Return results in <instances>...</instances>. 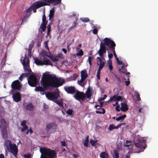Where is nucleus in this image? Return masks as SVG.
<instances>
[{"label": "nucleus", "mask_w": 158, "mask_h": 158, "mask_svg": "<svg viewBox=\"0 0 158 158\" xmlns=\"http://www.w3.org/2000/svg\"><path fill=\"white\" fill-rule=\"evenodd\" d=\"M64 83L63 80L57 77L55 75L46 74L42 77L40 83L43 87L38 86L36 87L35 91L36 92H44L45 89L47 90L54 87L57 88L62 85Z\"/></svg>", "instance_id": "1"}, {"label": "nucleus", "mask_w": 158, "mask_h": 158, "mask_svg": "<svg viewBox=\"0 0 158 158\" xmlns=\"http://www.w3.org/2000/svg\"><path fill=\"white\" fill-rule=\"evenodd\" d=\"M40 152L41 153L40 158H54L56 156L55 151L45 147L40 148Z\"/></svg>", "instance_id": "2"}, {"label": "nucleus", "mask_w": 158, "mask_h": 158, "mask_svg": "<svg viewBox=\"0 0 158 158\" xmlns=\"http://www.w3.org/2000/svg\"><path fill=\"white\" fill-rule=\"evenodd\" d=\"M4 146L9 152L12 153L15 156H17L18 150L17 147L15 144H13L10 141L7 140L4 143Z\"/></svg>", "instance_id": "3"}, {"label": "nucleus", "mask_w": 158, "mask_h": 158, "mask_svg": "<svg viewBox=\"0 0 158 158\" xmlns=\"http://www.w3.org/2000/svg\"><path fill=\"white\" fill-rule=\"evenodd\" d=\"M146 142V140L143 139H138L136 140L135 143V145L137 148L139 149V151L136 152L137 153H139L144 151L147 146L145 143Z\"/></svg>", "instance_id": "4"}, {"label": "nucleus", "mask_w": 158, "mask_h": 158, "mask_svg": "<svg viewBox=\"0 0 158 158\" xmlns=\"http://www.w3.org/2000/svg\"><path fill=\"white\" fill-rule=\"evenodd\" d=\"M104 41L106 45L109 46V48L112 51L116 59V58L118 57L115 52V47L116 46V44L114 42L111 40L110 38H105L104 39Z\"/></svg>", "instance_id": "5"}, {"label": "nucleus", "mask_w": 158, "mask_h": 158, "mask_svg": "<svg viewBox=\"0 0 158 158\" xmlns=\"http://www.w3.org/2000/svg\"><path fill=\"white\" fill-rule=\"evenodd\" d=\"M57 129V126L54 123H49L46 126V130L49 134L55 133Z\"/></svg>", "instance_id": "6"}, {"label": "nucleus", "mask_w": 158, "mask_h": 158, "mask_svg": "<svg viewBox=\"0 0 158 158\" xmlns=\"http://www.w3.org/2000/svg\"><path fill=\"white\" fill-rule=\"evenodd\" d=\"M47 4L44 3L43 0L40 1H38L34 2L32 5H31V8L33 10V13H35L36 12V9L39 8L42 6H46Z\"/></svg>", "instance_id": "7"}, {"label": "nucleus", "mask_w": 158, "mask_h": 158, "mask_svg": "<svg viewBox=\"0 0 158 158\" xmlns=\"http://www.w3.org/2000/svg\"><path fill=\"white\" fill-rule=\"evenodd\" d=\"M47 98L50 100L53 101L56 100L59 96V94L56 91L51 93L48 92L45 94Z\"/></svg>", "instance_id": "8"}, {"label": "nucleus", "mask_w": 158, "mask_h": 158, "mask_svg": "<svg viewBox=\"0 0 158 158\" xmlns=\"http://www.w3.org/2000/svg\"><path fill=\"white\" fill-rule=\"evenodd\" d=\"M75 93L73 97L77 100L80 102L81 100L83 101L85 99V94L83 92L77 90Z\"/></svg>", "instance_id": "9"}, {"label": "nucleus", "mask_w": 158, "mask_h": 158, "mask_svg": "<svg viewBox=\"0 0 158 158\" xmlns=\"http://www.w3.org/2000/svg\"><path fill=\"white\" fill-rule=\"evenodd\" d=\"M29 85L31 87H35L37 85V80L36 77L34 75H31L28 79Z\"/></svg>", "instance_id": "10"}, {"label": "nucleus", "mask_w": 158, "mask_h": 158, "mask_svg": "<svg viewBox=\"0 0 158 158\" xmlns=\"http://www.w3.org/2000/svg\"><path fill=\"white\" fill-rule=\"evenodd\" d=\"M81 79L80 81H78V84L82 87H83L85 85L83 82L88 77V75L85 70L81 71Z\"/></svg>", "instance_id": "11"}, {"label": "nucleus", "mask_w": 158, "mask_h": 158, "mask_svg": "<svg viewBox=\"0 0 158 158\" xmlns=\"http://www.w3.org/2000/svg\"><path fill=\"white\" fill-rule=\"evenodd\" d=\"M29 60L27 57H25L22 62L23 66V69L25 72H27L30 73L31 70L30 68Z\"/></svg>", "instance_id": "12"}, {"label": "nucleus", "mask_w": 158, "mask_h": 158, "mask_svg": "<svg viewBox=\"0 0 158 158\" xmlns=\"http://www.w3.org/2000/svg\"><path fill=\"white\" fill-rule=\"evenodd\" d=\"M65 91L68 94H73L77 91V89L73 86H65L64 88Z\"/></svg>", "instance_id": "13"}, {"label": "nucleus", "mask_w": 158, "mask_h": 158, "mask_svg": "<svg viewBox=\"0 0 158 158\" xmlns=\"http://www.w3.org/2000/svg\"><path fill=\"white\" fill-rule=\"evenodd\" d=\"M12 88L13 89L19 90L21 89L20 82L18 80L14 81L11 85Z\"/></svg>", "instance_id": "14"}, {"label": "nucleus", "mask_w": 158, "mask_h": 158, "mask_svg": "<svg viewBox=\"0 0 158 158\" xmlns=\"http://www.w3.org/2000/svg\"><path fill=\"white\" fill-rule=\"evenodd\" d=\"M44 3L47 4L46 5H49V3H51L54 5L60 3L61 0H43Z\"/></svg>", "instance_id": "15"}, {"label": "nucleus", "mask_w": 158, "mask_h": 158, "mask_svg": "<svg viewBox=\"0 0 158 158\" xmlns=\"http://www.w3.org/2000/svg\"><path fill=\"white\" fill-rule=\"evenodd\" d=\"M13 98L15 102H18L21 100V95L19 92H17L13 94Z\"/></svg>", "instance_id": "16"}, {"label": "nucleus", "mask_w": 158, "mask_h": 158, "mask_svg": "<svg viewBox=\"0 0 158 158\" xmlns=\"http://www.w3.org/2000/svg\"><path fill=\"white\" fill-rule=\"evenodd\" d=\"M123 98L120 96H118L117 95H114L113 97H111L110 99L108 101V102L114 101L118 102L120 100H122Z\"/></svg>", "instance_id": "17"}, {"label": "nucleus", "mask_w": 158, "mask_h": 158, "mask_svg": "<svg viewBox=\"0 0 158 158\" xmlns=\"http://www.w3.org/2000/svg\"><path fill=\"white\" fill-rule=\"evenodd\" d=\"M54 102L58 104L60 108L62 109L64 108L63 106L64 102L62 98H60L58 100L56 99V100L54 101Z\"/></svg>", "instance_id": "18"}, {"label": "nucleus", "mask_w": 158, "mask_h": 158, "mask_svg": "<svg viewBox=\"0 0 158 158\" xmlns=\"http://www.w3.org/2000/svg\"><path fill=\"white\" fill-rule=\"evenodd\" d=\"M121 106L120 108L122 111L123 112H125L127 111L128 109L127 104L125 102L121 103Z\"/></svg>", "instance_id": "19"}, {"label": "nucleus", "mask_w": 158, "mask_h": 158, "mask_svg": "<svg viewBox=\"0 0 158 158\" xmlns=\"http://www.w3.org/2000/svg\"><path fill=\"white\" fill-rule=\"evenodd\" d=\"M97 64L98 65H99V67L98 69H100V70H101L105 66V60H101L100 61H97Z\"/></svg>", "instance_id": "20"}, {"label": "nucleus", "mask_w": 158, "mask_h": 158, "mask_svg": "<svg viewBox=\"0 0 158 158\" xmlns=\"http://www.w3.org/2000/svg\"><path fill=\"white\" fill-rule=\"evenodd\" d=\"M118 71L120 73L122 72L127 74V75H129L130 74V72H126L127 71V68L126 67H125V66L124 65H123L121 69H119Z\"/></svg>", "instance_id": "21"}, {"label": "nucleus", "mask_w": 158, "mask_h": 158, "mask_svg": "<svg viewBox=\"0 0 158 158\" xmlns=\"http://www.w3.org/2000/svg\"><path fill=\"white\" fill-rule=\"evenodd\" d=\"M50 60L44 57L43 60V64L44 65H50L52 66V64L51 63H50Z\"/></svg>", "instance_id": "22"}, {"label": "nucleus", "mask_w": 158, "mask_h": 158, "mask_svg": "<svg viewBox=\"0 0 158 158\" xmlns=\"http://www.w3.org/2000/svg\"><path fill=\"white\" fill-rule=\"evenodd\" d=\"M106 50L99 49L98 52V53L99 54V56L102 58V59H104L103 54L106 53Z\"/></svg>", "instance_id": "23"}, {"label": "nucleus", "mask_w": 158, "mask_h": 158, "mask_svg": "<svg viewBox=\"0 0 158 158\" xmlns=\"http://www.w3.org/2000/svg\"><path fill=\"white\" fill-rule=\"evenodd\" d=\"M49 58L53 61H57L58 60V58L60 57L59 56H49L48 55H46Z\"/></svg>", "instance_id": "24"}, {"label": "nucleus", "mask_w": 158, "mask_h": 158, "mask_svg": "<svg viewBox=\"0 0 158 158\" xmlns=\"http://www.w3.org/2000/svg\"><path fill=\"white\" fill-rule=\"evenodd\" d=\"M85 94L86 97L87 98H88L89 99L90 98L91 96V90L90 89L89 87H88L87 90Z\"/></svg>", "instance_id": "25"}, {"label": "nucleus", "mask_w": 158, "mask_h": 158, "mask_svg": "<svg viewBox=\"0 0 158 158\" xmlns=\"http://www.w3.org/2000/svg\"><path fill=\"white\" fill-rule=\"evenodd\" d=\"M54 13L55 10L53 9L51 10H50V13L48 16L49 17V20H51V19H52V18H53L54 15Z\"/></svg>", "instance_id": "26"}, {"label": "nucleus", "mask_w": 158, "mask_h": 158, "mask_svg": "<svg viewBox=\"0 0 158 158\" xmlns=\"http://www.w3.org/2000/svg\"><path fill=\"white\" fill-rule=\"evenodd\" d=\"M33 106L32 103H29L27 106L26 109L27 110L32 111L33 109Z\"/></svg>", "instance_id": "27"}, {"label": "nucleus", "mask_w": 158, "mask_h": 158, "mask_svg": "<svg viewBox=\"0 0 158 158\" xmlns=\"http://www.w3.org/2000/svg\"><path fill=\"white\" fill-rule=\"evenodd\" d=\"M35 62V64L38 65H43V62L39 60L38 58H35L34 59Z\"/></svg>", "instance_id": "28"}, {"label": "nucleus", "mask_w": 158, "mask_h": 158, "mask_svg": "<svg viewBox=\"0 0 158 158\" xmlns=\"http://www.w3.org/2000/svg\"><path fill=\"white\" fill-rule=\"evenodd\" d=\"M100 157L101 158H108V155L105 152H102L100 154Z\"/></svg>", "instance_id": "29"}, {"label": "nucleus", "mask_w": 158, "mask_h": 158, "mask_svg": "<svg viewBox=\"0 0 158 158\" xmlns=\"http://www.w3.org/2000/svg\"><path fill=\"white\" fill-rule=\"evenodd\" d=\"M126 116H127L126 114H124L118 118H116V120L117 121H119L120 120H121V121H122L126 117Z\"/></svg>", "instance_id": "30"}, {"label": "nucleus", "mask_w": 158, "mask_h": 158, "mask_svg": "<svg viewBox=\"0 0 158 158\" xmlns=\"http://www.w3.org/2000/svg\"><path fill=\"white\" fill-rule=\"evenodd\" d=\"M42 23H43V24L47 23H48V21L46 20V17L44 12V15L42 16Z\"/></svg>", "instance_id": "31"}, {"label": "nucleus", "mask_w": 158, "mask_h": 158, "mask_svg": "<svg viewBox=\"0 0 158 158\" xmlns=\"http://www.w3.org/2000/svg\"><path fill=\"white\" fill-rule=\"evenodd\" d=\"M114 154L113 156V158H118L119 157V153L116 150H114Z\"/></svg>", "instance_id": "32"}, {"label": "nucleus", "mask_w": 158, "mask_h": 158, "mask_svg": "<svg viewBox=\"0 0 158 158\" xmlns=\"http://www.w3.org/2000/svg\"><path fill=\"white\" fill-rule=\"evenodd\" d=\"M77 23L74 22L73 24L72 25V26L70 27V28L68 29V31H70L72 29H74L75 27H76L77 25Z\"/></svg>", "instance_id": "33"}, {"label": "nucleus", "mask_w": 158, "mask_h": 158, "mask_svg": "<svg viewBox=\"0 0 158 158\" xmlns=\"http://www.w3.org/2000/svg\"><path fill=\"white\" fill-rule=\"evenodd\" d=\"M112 73H113L115 78L116 79L117 81V83L119 84L121 82V81L120 78L118 76H117L116 74L114 73L113 72H112Z\"/></svg>", "instance_id": "34"}, {"label": "nucleus", "mask_w": 158, "mask_h": 158, "mask_svg": "<svg viewBox=\"0 0 158 158\" xmlns=\"http://www.w3.org/2000/svg\"><path fill=\"white\" fill-rule=\"evenodd\" d=\"M47 24V23L43 24V23H42L40 28H41V30L43 31H45L46 29V26Z\"/></svg>", "instance_id": "35"}, {"label": "nucleus", "mask_w": 158, "mask_h": 158, "mask_svg": "<svg viewBox=\"0 0 158 158\" xmlns=\"http://www.w3.org/2000/svg\"><path fill=\"white\" fill-rule=\"evenodd\" d=\"M105 45H106L105 43H101L100 44V49H102L104 50H106V47Z\"/></svg>", "instance_id": "36"}, {"label": "nucleus", "mask_w": 158, "mask_h": 158, "mask_svg": "<svg viewBox=\"0 0 158 158\" xmlns=\"http://www.w3.org/2000/svg\"><path fill=\"white\" fill-rule=\"evenodd\" d=\"M109 68L110 70H111L113 68L112 63L111 60H110V61L108 62Z\"/></svg>", "instance_id": "37"}, {"label": "nucleus", "mask_w": 158, "mask_h": 158, "mask_svg": "<svg viewBox=\"0 0 158 158\" xmlns=\"http://www.w3.org/2000/svg\"><path fill=\"white\" fill-rule=\"evenodd\" d=\"M84 52L82 49H81L79 52L76 54V55L77 56H81L83 55Z\"/></svg>", "instance_id": "38"}, {"label": "nucleus", "mask_w": 158, "mask_h": 158, "mask_svg": "<svg viewBox=\"0 0 158 158\" xmlns=\"http://www.w3.org/2000/svg\"><path fill=\"white\" fill-rule=\"evenodd\" d=\"M101 110H102V111H95L96 113L97 114H104L105 113L106 111L104 109H101Z\"/></svg>", "instance_id": "39"}, {"label": "nucleus", "mask_w": 158, "mask_h": 158, "mask_svg": "<svg viewBox=\"0 0 158 158\" xmlns=\"http://www.w3.org/2000/svg\"><path fill=\"white\" fill-rule=\"evenodd\" d=\"M81 20L84 23L88 22L89 21V19L87 18H82L81 19Z\"/></svg>", "instance_id": "40"}, {"label": "nucleus", "mask_w": 158, "mask_h": 158, "mask_svg": "<svg viewBox=\"0 0 158 158\" xmlns=\"http://www.w3.org/2000/svg\"><path fill=\"white\" fill-rule=\"evenodd\" d=\"M73 111L72 110L69 109L66 111V113L69 115H71L73 114Z\"/></svg>", "instance_id": "41"}, {"label": "nucleus", "mask_w": 158, "mask_h": 158, "mask_svg": "<svg viewBox=\"0 0 158 158\" xmlns=\"http://www.w3.org/2000/svg\"><path fill=\"white\" fill-rule=\"evenodd\" d=\"M47 27V35H48L49 34V33L50 32V31H51V24H49Z\"/></svg>", "instance_id": "42"}, {"label": "nucleus", "mask_w": 158, "mask_h": 158, "mask_svg": "<svg viewBox=\"0 0 158 158\" xmlns=\"http://www.w3.org/2000/svg\"><path fill=\"white\" fill-rule=\"evenodd\" d=\"M114 124H110L109 126L108 130L110 131H112L114 129Z\"/></svg>", "instance_id": "43"}, {"label": "nucleus", "mask_w": 158, "mask_h": 158, "mask_svg": "<svg viewBox=\"0 0 158 158\" xmlns=\"http://www.w3.org/2000/svg\"><path fill=\"white\" fill-rule=\"evenodd\" d=\"M100 69H98V72L97 73V77L98 79L100 80V71L101 70H100Z\"/></svg>", "instance_id": "44"}, {"label": "nucleus", "mask_w": 158, "mask_h": 158, "mask_svg": "<svg viewBox=\"0 0 158 158\" xmlns=\"http://www.w3.org/2000/svg\"><path fill=\"white\" fill-rule=\"evenodd\" d=\"M28 129V127L27 126H23V127L21 129V131L22 132H23L25 130H26L27 129Z\"/></svg>", "instance_id": "45"}, {"label": "nucleus", "mask_w": 158, "mask_h": 158, "mask_svg": "<svg viewBox=\"0 0 158 158\" xmlns=\"http://www.w3.org/2000/svg\"><path fill=\"white\" fill-rule=\"evenodd\" d=\"M126 76L127 77V80L128 81H126L125 83H126V85L127 86H128L130 84V81H129V75H127Z\"/></svg>", "instance_id": "46"}, {"label": "nucleus", "mask_w": 158, "mask_h": 158, "mask_svg": "<svg viewBox=\"0 0 158 158\" xmlns=\"http://www.w3.org/2000/svg\"><path fill=\"white\" fill-rule=\"evenodd\" d=\"M77 77V75L75 74L73 75V76L71 77V78L72 80H75Z\"/></svg>", "instance_id": "47"}, {"label": "nucleus", "mask_w": 158, "mask_h": 158, "mask_svg": "<svg viewBox=\"0 0 158 158\" xmlns=\"http://www.w3.org/2000/svg\"><path fill=\"white\" fill-rule=\"evenodd\" d=\"M92 58L91 56H89L88 57V59L89 63L90 66V67H91V65H92V63H91Z\"/></svg>", "instance_id": "48"}, {"label": "nucleus", "mask_w": 158, "mask_h": 158, "mask_svg": "<svg viewBox=\"0 0 158 158\" xmlns=\"http://www.w3.org/2000/svg\"><path fill=\"white\" fill-rule=\"evenodd\" d=\"M122 124H124V123H121L119 125H118L117 126H115L114 125V129H118L122 125Z\"/></svg>", "instance_id": "49"}, {"label": "nucleus", "mask_w": 158, "mask_h": 158, "mask_svg": "<svg viewBox=\"0 0 158 158\" xmlns=\"http://www.w3.org/2000/svg\"><path fill=\"white\" fill-rule=\"evenodd\" d=\"M30 73L27 72V73H23L22 74L23 75V77H28L29 76Z\"/></svg>", "instance_id": "50"}, {"label": "nucleus", "mask_w": 158, "mask_h": 158, "mask_svg": "<svg viewBox=\"0 0 158 158\" xmlns=\"http://www.w3.org/2000/svg\"><path fill=\"white\" fill-rule=\"evenodd\" d=\"M107 96V95L105 94V95H104V97H103L101 99H98V101L99 102H100V101H101L103 100L106 98Z\"/></svg>", "instance_id": "51"}, {"label": "nucleus", "mask_w": 158, "mask_h": 158, "mask_svg": "<svg viewBox=\"0 0 158 158\" xmlns=\"http://www.w3.org/2000/svg\"><path fill=\"white\" fill-rule=\"evenodd\" d=\"M26 121L25 120L23 121L21 123V125L23 126H27L26 125Z\"/></svg>", "instance_id": "52"}, {"label": "nucleus", "mask_w": 158, "mask_h": 158, "mask_svg": "<svg viewBox=\"0 0 158 158\" xmlns=\"http://www.w3.org/2000/svg\"><path fill=\"white\" fill-rule=\"evenodd\" d=\"M90 142L92 146H94L95 145V144L96 143L94 140H90Z\"/></svg>", "instance_id": "53"}, {"label": "nucleus", "mask_w": 158, "mask_h": 158, "mask_svg": "<svg viewBox=\"0 0 158 158\" xmlns=\"http://www.w3.org/2000/svg\"><path fill=\"white\" fill-rule=\"evenodd\" d=\"M98 30L96 28H94V30H93V33L94 34H97V33H98Z\"/></svg>", "instance_id": "54"}, {"label": "nucleus", "mask_w": 158, "mask_h": 158, "mask_svg": "<svg viewBox=\"0 0 158 158\" xmlns=\"http://www.w3.org/2000/svg\"><path fill=\"white\" fill-rule=\"evenodd\" d=\"M32 8H31V6L30 8L27 9L26 10V12L27 13H29L32 11Z\"/></svg>", "instance_id": "55"}, {"label": "nucleus", "mask_w": 158, "mask_h": 158, "mask_svg": "<svg viewBox=\"0 0 158 158\" xmlns=\"http://www.w3.org/2000/svg\"><path fill=\"white\" fill-rule=\"evenodd\" d=\"M116 60L118 64H122V62L120 61L118 58H116Z\"/></svg>", "instance_id": "56"}, {"label": "nucleus", "mask_w": 158, "mask_h": 158, "mask_svg": "<svg viewBox=\"0 0 158 158\" xmlns=\"http://www.w3.org/2000/svg\"><path fill=\"white\" fill-rule=\"evenodd\" d=\"M136 98H137L138 101H139L141 100V99L140 98V95L139 93H137L136 95Z\"/></svg>", "instance_id": "57"}, {"label": "nucleus", "mask_w": 158, "mask_h": 158, "mask_svg": "<svg viewBox=\"0 0 158 158\" xmlns=\"http://www.w3.org/2000/svg\"><path fill=\"white\" fill-rule=\"evenodd\" d=\"M44 46L45 48L48 50H49V48L48 45V42L47 41L45 42L44 43Z\"/></svg>", "instance_id": "58"}, {"label": "nucleus", "mask_w": 158, "mask_h": 158, "mask_svg": "<svg viewBox=\"0 0 158 158\" xmlns=\"http://www.w3.org/2000/svg\"><path fill=\"white\" fill-rule=\"evenodd\" d=\"M61 144L63 147H65L66 145L65 141H61Z\"/></svg>", "instance_id": "59"}, {"label": "nucleus", "mask_w": 158, "mask_h": 158, "mask_svg": "<svg viewBox=\"0 0 158 158\" xmlns=\"http://www.w3.org/2000/svg\"><path fill=\"white\" fill-rule=\"evenodd\" d=\"M95 107L97 109L99 110H101V109H103L101 107H100L98 105H96L95 106Z\"/></svg>", "instance_id": "60"}, {"label": "nucleus", "mask_w": 158, "mask_h": 158, "mask_svg": "<svg viewBox=\"0 0 158 158\" xmlns=\"http://www.w3.org/2000/svg\"><path fill=\"white\" fill-rule=\"evenodd\" d=\"M24 156V158H31V155L29 154H25Z\"/></svg>", "instance_id": "61"}, {"label": "nucleus", "mask_w": 158, "mask_h": 158, "mask_svg": "<svg viewBox=\"0 0 158 158\" xmlns=\"http://www.w3.org/2000/svg\"><path fill=\"white\" fill-rule=\"evenodd\" d=\"M40 54L42 56L45 57V53L44 52L42 51L40 52Z\"/></svg>", "instance_id": "62"}, {"label": "nucleus", "mask_w": 158, "mask_h": 158, "mask_svg": "<svg viewBox=\"0 0 158 158\" xmlns=\"http://www.w3.org/2000/svg\"><path fill=\"white\" fill-rule=\"evenodd\" d=\"M120 107V106L119 105H118V106H117L116 108H115V109H116V110L117 111H120V110L118 108H119Z\"/></svg>", "instance_id": "63"}, {"label": "nucleus", "mask_w": 158, "mask_h": 158, "mask_svg": "<svg viewBox=\"0 0 158 158\" xmlns=\"http://www.w3.org/2000/svg\"><path fill=\"white\" fill-rule=\"evenodd\" d=\"M108 57L110 59H111L113 57V55L112 53L109 54L108 55Z\"/></svg>", "instance_id": "64"}]
</instances>
